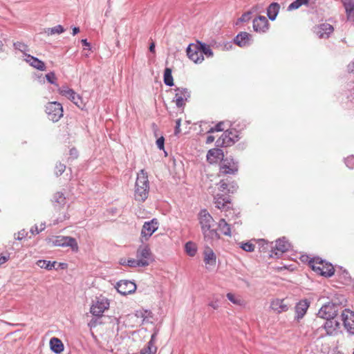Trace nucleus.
<instances>
[{
    "label": "nucleus",
    "mask_w": 354,
    "mask_h": 354,
    "mask_svg": "<svg viewBox=\"0 0 354 354\" xmlns=\"http://www.w3.org/2000/svg\"><path fill=\"white\" fill-rule=\"evenodd\" d=\"M149 182L147 173L141 169L138 173L135 184L134 198L138 202H144L149 196Z\"/></svg>",
    "instance_id": "obj_1"
},
{
    "label": "nucleus",
    "mask_w": 354,
    "mask_h": 354,
    "mask_svg": "<svg viewBox=\"0 0 354 354\" xmlns=\"http://www.w3.org/2000/svg\"><path fill=\"white\" fill-rule=\"evenodd\" d=\"M308 263L312 270L321 276L330 277L335 273L333 266L321 258L315 257Z\"/></svg>",
    "instance_id": "obj_2"
},
{
    "label": "nucleus",
    "mask_w": 354,
    "mask_h": 354,
    "mask_svg": "<svg viewBox=\"0 0 354 354\" xmlns=\"http://www.w3.org/2000/svg\"><path fill=\"white\" fill-rule=\"evenodd\" d=\"M239 139V131L236 129H227L216 140V145L221 147H230L238 141Z\"/></svg>",
    "instance_id": "obj_3"
},
{
    "label": "nucleus",
    "mask_w": 354,
    "mask_h": 354,
    "mask_svg": "<svg viewBox=\"0 0 354 354\" xmlns=\"http://www.w3.org/2000/svg\"><path fill=\"white\" fill-rule=\"evenodd\" d=\"M45 112L48 118L53 122H57L63 116V106L58 102H49L45 106Z\"/></svg>",
    "instance_id": "obj_4"
},
{
    "label": "nucleus",
    "mask_w": 354,
    "mask_h": 354,
    "mask_svg": "<svg viewBox=\"0 0 354 354\" xmlns=\"http://www.w3.org/2000/svg\"><path fill=\"white\" fill-rule=\"evenodd\" d=\"M198 218L205 238H206L209 234H217L216 232L211 230L214 221L206 209L201 211Z\"/></svg>",
    "instance_id": "obj_5"
},
{
    "label": "nucleus",
    "mask_w": 354,
    "mask_h": 354,
    "mask_svg": "<svg viewBox=\"0 0 354 354\" xmlns=\"http://www.w3.org/2000/svg\"><path fill=\"white\" fill-rule=\"evenodd\" d=\"M48 243L54 246L70 247L73 251L78 250V245L74 238L64 236H57L48 238Z\"/></svg>",
    "instance_id": "obj_6"
},
{
    "label": "nucleus",
    "mask_w": 354,
    "mask_h": 354,
    "mask_svg": "<svg viewBox=\"0 0 354 354\" xmlns=\"http://www.w3.org/2000/svg\"><path fill=\"white\" fill-rule=\"evenodd\" d=\"M58 92L62 96L66 97L73 103H74L78 108L84 109L86 104L83 101L82 97L77 94L73 89L69 88L67 86H62L58 89Z\"/></svg>",
    "instance_id": "obj_7"
},
{
    "label": "nucleus",
    "mask_w": 354,
    "mask_h": 354,
    "mask_svg": "<svg viewBox=\"0 0 354 354\" xmlns=\"http://www.w3.org/2000/svg\"><path fill=\"white\" fill-rule=\"evenodd\" d=\"M109 308V301L107 298L100 295L91 306V313L97 317L102 315L104 312Z\"/></svg>",
    "instance_id": "obj_8"
},
{
    "label": "nucleus",
    "mask_w": 354,
    "mask_h": 354,
    "mask_svg": "<svg viewBox=\"0 0 354 354\" xmlns=\"http://www.w3.org/2000/svg\"><path fill=\"white\" fill-rule=\"evenodd\" d=\"M186 53L188 58L195 64H201L204 61L198 41L195 44H190L186 49Z\"/></svg>",
    "instance_id": "obj_9"
},
{
    "label": "nucleus",
    "mask_w": 354,
    "mask_h": 354,
    "mask_svg": "<svg viewBox=\"0 0 354 354\" xmlns=\"http://www.w3.org/2000/svg\"><path fill=\"white\" fill-rule=\"evenodd\" d=\"M159 222L156 218L145 222L141 230V238L145 241L149 240L151 235L158 229Z\"/></svg>",
    "instance_id": "obj_10"
},
{
    "label": "nucleus",
    "mask_w": 354,
    "mask_h": 354,
    "mask_svg": "<svg viewBox=\"0 0 354 354\" xmlns=\"http://www.w3.org/2000/svg\"><path fill=\"white\" fill-rule=\"evenodd\" d=\"M238 171L237 163L230 158H223L220 165V173L223 174H234Z\"/></svg>",
    "instance_id": "obj_11"
},
{
    "label": "nucleus",
    "mask_w": 354,
    "mask_h": 354,
    "mask_svg": "<svg viewBox=\"0 0 354 354\" xmlns=\"http://www.w3.org/2000/svg\"><path fill=\"white\" fill-rule=\"evenodd\" d=\"M190 97V92L186 88H177L175 89V96L174 102H175L178 107H182L185 105L186 102Z\"/></svg>",
    "instance_id": "obj_12"
},
{
    "label": "nucleus",
    "mask_w": 354,
    "mask_h": 354,
    "mask_svg": "<svg viewBox=\"0 0 354 354\" xmlns=\"http://www.w3.org/2000/svg\"><path fill=\"white\" fill-rule=\"evenodd\" d=\"M214 203L218 209L231 214L232 204L229 196L217 194L214 198Z\"/></svg>",
    "instance_id": "obj_13"
},
{
    "label": "nucleus",
    "mask_w": 354,
    "mask_h": 354,
    "mask_svg": "<svg viewBox=\"0 0 354 354\" xmlns=\"http://www.w3.org/2000/svg\"><path fill=\"white\" fill-rule=\"evenodd\" d=\"M344 328L351 334H354V312L345 309L342 313Z\"/></svg>",
    "instance_id": "obj_14"
},
{
    "label": "nucleus",
    "mask_w": 354,
    "mask_h": 354,
    "mask_svg": "<svg viewBox=\"0 0 354 354\" xmlns=\"http://www.w3.org/2000/svg\"><path fill=\"white\" fill-rule=\"evenodd\" d=\"M203 261L207 269L215 267L216 264V255L209 246H206L203 252Z\"/></svg>",
    "instance_id": "obj_15"
},
{
    "label": "nucleus",
    "mask_w": 354,
    "mask_h": 354,
    "mask_svg": "<svg viewBox=\"0 0 354 354\" xmlns=\"http://www.w3.org/2000/svg\"><path fill=\"white\" fill-rule=\"evenodd\" d=\"M116 289L120 294L127 295L136 291V285L130 281L121 280L117 283Z\"/></svg>",
    "instance_id": "obj_16"
},
{
    "label": "nucleus",
    "mask_w": 354,
    "mask_h": 354,
    "mask_svg": "<svg viewBox=\"0 0 354 354\" xmlns=\"http://www.w3.org/2000/svg\"><path fill=\"white\" fill-rule=\"evenodd\" d=\"M317 315L324 319L335 318L336 315L335 305L330 303L324 305L318 311Z\"/></svg>",
    "instance_id": "obj_17"
},
{
    "label": "nucleus",
    "mask_w": 354,
    "mask_h": 354,
    "mask_svg": "<svg viewBox=\"0 0 354 354\" xmlns=\"http://www.w3.org/2000/svg\"><path fill=\"white\" fill-rule=\"evenodd\" d=\"M253 28L255 32L264 33L269 29V22L264 16H259L253 20Z\"/></svg>",
    "instance_id": "obj_18"
},
{
    "label": "nucleus",
    "mask_w": 354,
    "mask_h": 354,
    "mask_svg": "<svg viewBox=\"0 0 354 354\" xmlns=\"http://www.w3.org/2000/svg\"><path fill=\"white\" fill-rule=\"evenodd\" d=\"M270 308L273 312L280 314L288 311V305L285 302L284 299L275 298L270 301Z\"/></svg>",
    "instance_id": "obj_19"
},
{
    "label": "nucleus",
    "mask_w": 354,
    "mask_h": 354,
    "mask_svg": "<svg viewBox=\"0 0 354 354\" xmlns=\"http://www.w3.org/2000/svg\"><path fill=\"white\" fill-rule=\"evenodd\" d=\"M333 30V26L327 23L319 24L315 28V32L319 38H328Z\"/></svg>",
    "instance_id": "obj_20"
},
{
    "label": "nucleus",
    "mask_w": 354,
    "mask_h": 354,
    "mask_svg": "<svg viewBox=\"0 0 354 354\" xmlns=\"http://www.w3.org/2000/svg\"><path fill=\"white\" fill-rule=\"evenodd\" d=\"M224 158V154L223 150L214 148L209 149L207 153V160L210 164L217 163L219 161H222Z\"/></svg>",
    "instance_id": "obj_21"
},
{
    "label": "nucleus",
    "mask_w": 354,
    "mask_h": 354,
    "mask_svg": "<svg viewBox=\"0 0 354 354\" xmlns=\"http://www.w3.org/2000/svg\"><path fill=\"white\" fill-rule=\"evenodd\" d=\"M151 252L148 245L140 246L136 252V257L139 261H147V266L149 264V260L151 258Z\"/></svg>",
    "instance_id": "obj_22"
},
{
    "label": "nucleus",
    "mask_w": 354,
    "mask_h": 354,
    "mask_svg": "<svg viewBox=\"0 0 354 354\" xmlns=\"http://www.w3.org/2000/svg\"><path fill=\"white\" fill-rule=\"evenodd\" d=\"M289 248V243L283 240L279 239L276 241L275 245L274 248V250L272 253L270 254V257H273V253L275 256L278 257L280 254H282L285 252H286Z\"/></svg>",
    "instance_id": "obj_23"
},
{
    "label": "nucleus",
    "mask_w": 354,
    "mask_h": 354,
    "mask_svg": "<svg viewBox=\"0 0 354 354\" xmlns=\"http://www.w3.org/2000/svg\"><path fill=\"white\" fill-rule=\"evenodd\" d=\"M25 61L27 63H28L31 66L39 71H44L46 70V66L44 62L30 55L26 54Z\"/></svg>",
    "instance_id": "obj_24"
},
{
    "label": "nucleus",
    "mask_w": 354,
    "mask_h": 354,
    "mask_svg": "<svg viewBox=\"0 0 354 354\" xmlns=\"http://www.w3.org/2000/svg\"><path fill=\"white\" fill-rule=\"evenodd\" d=\"M252 35L247 32H241L234 39V43L240 46L245 47L249 45Z\"/></svg>",
    "instance_id": "obj_25"
},
{
    "label": "nucleus",
    "mask_w": 354,
    "mask_h": 354,
    "mask_svg": "<svg viewBox=\"0 0 354 354\" xmlns=\"http://www.w3.org/2000/svg\"><path fill=\"white\" fill-rule=\"evenodd\" d=\"M309 301L306 299L301 300L295 306V313L298 319L303 318L309 307Z\"/></svg>",
    "instance_id": "obj_26"
},
{
    "label": "nucleus",
    "mask_w": 354,
    "mask_h": 354,
    "mask_svg": "<svg viewBox=\"0 0 354 354\" xmlns=\"http://www.w3.org/2000/svg\"><path fill=\"white\" fill-rule=\"evenodd\" d=\"M346 13L348 21H354V0H340Z\"/></svg>",
    "instance_id": "obj_27"
},
{
    "label": "nucleus",
    "mask_w": 354,
    "mask_h": 354,
    "mask_svg": "<svg viewBox=\"0 0 354 354\" xmlns=\"http://www.w3.org/2000/svg\"><path fill=\"white\" fill-rule=\"evenodd\" d=\"M50 346L51 350L57 354L61 353L64 351L62 342L57 337H53L50 340Z\"/></svg>",
    "instance_id": "obj_28"
},
{
    "label": "nucleus",
    "mask_w": 354,
    "mask_h": 354,
    "mask_svg": "<svg viewBox=\"0 0 354 354\" xmlns=\"http://www.w3.org/2000/svg\"><path fill=\"white\" fill-rule=\"evenodd\" d=\"M157 347L155 345V335H152L147 347L143 348L140 354H156Z\"/></svg>",
    "instance_id": "obj_29"
},
{
    "label": "nucleus",
    "mask_w": 354,
    "mask_h": 354,
    "mask_svg": "<svg viewBox=\"0 0 354 354\" xmlns=\"http://www.w3.org/2000/svg\"><path fill=\"white\" fill-rule=\"evenodd\" d=\"M324 324V328L327 331V333L332 334L335 330L339 328V322L334 318L326 319Z\"/></svg>",
    "instance_id": "obj_30"
},
{
    "label": "nucleus",
    "mask_w": 354,
    "mask_h": 354,
    "mask_svg": "<svg viewBox=\"0 0 354 354\" xmlns=\"http://www.w3.org/2000/svg\"><path fill=\"white\" fill-rule=\"evenodd\" d=\"M279 5L277 3H271L267 9V14L270 19L274 20L279 10Z\"/></svg>",
    "instance_id": "obj_31"
},
{
    "label": "nucleus",
    "mask_w": 354,
    "mask_h": 354,
    "mask_svg": "<svg viewBox=\"0 0 354 354\" xmlns=\"http://www.w3.org/2000/svg\"><path fill=\"white\" fill-rule=\"evenodd\" d=\"M218 230L221 234L225 236H231L230 226L224 218H221L218 222Z\"/></svg>",
    "instance_id": "obj_32"
},
{
    "label": "nucleus",
    "mask_w": 354,
    "mask_h": 354,
    "mask_svg": "<svg viewBox=\"0 0 354 354\" xmlns=\"http://www.w3.org/2000/svg\"><path fill=\"white\" fill-rule=\"evenodd\" d=\"M122 265H127L129 267H145L147 266V261H139V259H129L127 261H124L121 263Z\"/></svg>",
    "instance_id": "obj_33"
},
{
    "label": "nucleus",
    "mask_w": 354,
    "mask_h": 354,
    "mask_svg": "<svg viewBox=\"0 0 354 354\" xmlns=\"http://www.w3.org/2000/svg\"><path fill=\"white\" fill-rule=\"evenodd\" d=\"M185 251L189 257H194L197 252V246L192 241H188L185 245Z\"/></svg>",
    "instance_id": "obj_34"
},
{
    "label": "nucleus",
    "mask_w": 354,
    "mask_h": 354,
    "mask_svg": "<svg viewBox=\"0 0 354 354\" xmlns=\"http://www.w3.org/2000/svg\"><path fill=\"white\" fill-rule=\"evenodd\" d=\"M226 296L227 299L235 305L243 306L245 304L244 299L239 295L229 292Z\"/></svg>",
    "instance_id": "obj_35"
},
{
    "label": "nucleus",
    "mask_w": 354,
    "mask_h": 354,
    "mask_svg": "<svg viewBox=\"0 0 354 354\" xmlns=\"http://www.w3.org/2000/svg\"><path fill=\"white\" fill-rule=\"evenodd\" d=\"M53 203L57 206H63L66 204V197L64 194L61 192H57L53 196Z\"/></svg>",
    "instance_id": "obj_36"
},
{
    "label": "nucleus",
    "mask_w": 354,
    "mask_h": 354,
    "mask_svg": "<svg viewBox=\"0 0 354 354\" xmlns=\"http://www.w3.org/2000/svg\"><path fill=\"white\" fill-rule=\"evenodd\" d=\"M198 43L200 44V48L201 52H203V56L205 55L207 57H212L214 56V53L209 45L199 41Z\"/></svg>",
    "instance_id": "obj_37"
},
{
    "label": "nucleus",
    "mask_w": 354,
    "mask_h": 354,
    "mask_svg": "<svg viewBox=\"0 0 354 354\" xmlns=\"http://www.w3.org/2000/svg\"><path fill=\"white\" fill-rule=\"evenodd\" d=\"M164 82L166 85L171 86L174 85V79L171 75V69L166 68L164 71Z\"/></svg>",
    "instance_id": "obj_38"
},
{
    "label": "nucleus",
    "mask_w": 354,
    "mask_h": 354,
    "mask_svg": "<svg viewBox=\"0 0 354 354\" xmlns=\"http://www.w3.org/2000/svg\"><path fill=\"white\" fill-rule=\"evenodd\" d=\"M56 263V261L51 262L46 260H38L36 264L41 268H45L48 270H50L55 267Z\"/></svg>",
    "instance_id": "obj_39"
},
{
    "label": "nucleus",
    "mask_w": 354,
    "mask_h": 354,
    "mask_svg": "<svg viewBox=\"0 0 354 354\" xmlns=\"http://www.w3.org/2000/svg\"><path fill=\"white\" fill-rule=\"evenodd\" d=\"M309 3V0H295L290 3L288 8V10H296L300 8L301 6H307Z\"/></svg>",
    "instance_id": "obj_40"
},
{
    "label": "nucleus",
    "mask_w": 354,
    "mask_h": 354,
    "mask_svg": "<svg viewBox=\"0 0 354 354\" xmlns=\"http://www.w3.org/2000/svg\"><path fill=\"white\" fill-rule=\"evenodd\" d=\"M48 35H55V34H60L64 32V28L62 26L58 25L53 28H48L45 31Z\"/></svg>",
    "instance_id": "obj_41"
},
{
    "label": "nucleus",
    "mask_w": 354,
    "mask_h": 354,
    "mask_svg": "<svg viewBox=\"0 0 354 354\" xmlns=\"http://www.w3.org/2000/svg\"><path fill=\"white\" fill-rule=\"evenodd\" d=\"M239 247L246 252H253L255 249V245L251 242L240 243H239Z\"/></svg>",
    "instance_id": "obj_42"
},
{
    "label": "nucleus",
    "mask_w": 354,
    "mask_h": 354,
    "mask_svg": "<svg viewBox=\"0 0 354 354\" xmlns=\"http://www.w3.org/2000/svg\"><path fill=\"white\" fill-rule=\"evenodd\" d=\"M225 124L224 122H220L216 125H215L214 127H212L209 131L208 133H214V132H219L223 131L225 130Z\"/></svg>",
    "instance_id": "obj_43"
},
{
    "label": "nucleus",
    "mask_w": 354,
    "mask_h": 354,
    "mask_svg": "<svg viewBox=\"0 0 354 354\" xmlns=\"http://www.w3.org/2000/svg\"><path fill=\"white\" fill-rule=\"evenodd\" d=\"M45 227V224L41 223L39 226L36 224L35 226L32 227L30 231L32 235H36L38 234L40 232L43 231Z\"/></svg>",
    "instance_id": "obj_44"
},
{
    "label": "nucleus",
    "mask_w": 354,
    "mask_h": 354,
    "mask_svg": "<svg viewBox=\"0 0 354 354\" xmlns=\"http://www.w3.org/2000/svg\"><path fill=\"white\" fill-rule=\"evenodd\" d=\"M14 46L16 49L20 50L22 53H24L28 50V47L26 44L22 43V42H15L14 43Z\"/></svg>",
    "instance_id": "obj_45"
},
{
    "label": "nucleus",
    "mask_w": 354,
    "mask_h": 354,
    "mask_svg": "<svg viewBox=\"0 0 354 354\" xmlns=\"http://www.w3.org/2000/svg\"><path fill=\"white\" fill-rule=\"evenodd\" d=\"M45 77H46V80L49 83H50L52 84L57 85V84H56L57 78H56V76H55V74L54 72H50V73H47Z\"/></svg>",
    "instance_id": "obj_46"
},
{
    "label": "nucleus",
    "mask_w": 354,
    "mask_h": 354,
    "mask_svg": "<svg viewBox=\"0 0 354 354\" xmlns=\"http://www.w3.org/2000/svg\"><path fill=\"white\" fill-rule=\"evenodd\" d=\"M28 236V232L26 230H21L15 234V239L21 241Z\"/></svg>",
    "instance_id": "obj_47"
},
{
    "label": "nucleus",
    "mask_w": 354,
    "mask_h": 354,
    "mask_svg": "<svg viewBox=\"0 0 354 354\" xmlns=\"http://www.w3.org/2000/svg\"><path fill=\"white\" fill-rule=\"evenodd\" d=\"M345 162L346 166L350 169L354 168V156H348Z\"/></svg>",
    "instance_id": "obj_48"
},
{
    "label": "nucleus",
    "mask_w": 354,
    "mask_h": 354,
    "mask_svg": "<svg viewBox=\"0 0 354 354\" xmlns=\"http://www.w3.org/2000/svg\"><path fill=\"white\" fill-rule=\"evenodd\" d=\"M66 169V166L64 164L59 163L55 167V174L57 176L61 175Z\"/></svg>",
    "instance_id": "obj_49"
},
{
    "label": "nucleus",
    "mask_w": 354,
    "mask_h": 354,
    "mask_svg": "<svg viewBox=\"0 0 354 354\" xmlns=\"http://www.w3.org/2000/svg\"><path fill=\"white\" fill-rule=\"evenodd\" d=\"M10 259V254L8 253L1 254L0 255V266L4 264Z\"/></svg>",
    "instance_id": "obj_50"
},
{
    "label": "nucleus",
    "mask_w": 354,
    "mask_h": 354,
    "mask_svg": "<svg viewBox=\"0 0 354 354\" xmlns=\"http://www.w3.org/2000/svg\"><path fill=\"white\" fill-rule=\"evenodd\" d=\"M164 143H165V139L162 136H161L156 140V145L160 149H164Z\"/></svg>",
    "instance_id": "obj_51"
},
{
    "label": "nucleus",
    "mask_w": 354,
    "mask_h": 354,
    "mask_svg": "<svg viewBox=\"0 0 354 354\" xmlns=\"http://www.w3.org/2000/svg\"><path fill=\"white\" fill-rule=\"evenodd\" d=\"M250 15L251 13L250 12L244 13L241 17L240 21L243 22L248 21L250 19Z\"/></svg>",
    "instance_id": "obj_52"
},
{
    "label": "nucleus",
    "mask_w": 354,
    "mask_h": 354,
    "mask_svg": "<svg viewBox=\"0 0 354 354\" xmlns=\"http://www.w3.org/2000/svg\"><path fill=\"white\" fill-rule=\"evenodd\" d=\"M180 122H181L180 119H178L176 122V127H175V132H174L176 135L180 133L181 131L180 128Z\"/></svg>",
    "instance_id": "obj_53"
},
{
    "label": "nucleus",
    "mask_w": 354,
    "mask_h": 354,
    "mask_svg": "<svg viewBox=\"0 0 354 354\" xmlns=\"http://www.w3.org/2000/svg\"><path fill=\"white\" fill-rule=\"evenodd\" d=\"M347 70L349 73H354V60L348 65Z\"/></svg>",
    "instance_id": "obj_54"
},
{
    "label": "nucleus",
    "mask_w": 354,
    "mask_h": 354,
    "mask_svg": "<svg viewBox=\"0 0 354 354\" xmlns=\"http://www.w3.org/2000/svg\"><path fill=\"white\" fill-rule=\"evenodd\" d=\"M208 305L215 310L218 309V301H211L209 303Z\"/></svg>",
    "instance_id": "obj_55"
},
{
    "label": "nucleus",
    "mask_w": 354,
    "mask_h": 354,
    "mask_svg": "<svg viewBox=\"0 0 354 354\" xmlns=\"http://www.w3.org/2000/svg\"><path fill=\"white\" fill-rule=\"evenodd\" d=\"M219 185H220V189L221 190H225L227 187V183L225 182H224L223 180H221L220 182Z\"/></svg>",
    "instance_id": "obj_56"
},
{
    "label": "nucleus",
    "mask_w": 354,
    "mask_h": 354,
    "mask_svg": "<svg viewBox=\"0 0 354 354\" xmlns=\"http://www.w3.org/2000/svg\"><path fill=\"white\" fill-rule=\"evenodd\" d=\"M214 137L213 136H208L207 137L206 143L209 144L214 141Z\"/></svg>",
    "instance_id": "obj_57"
},
{
    "label": "nucleus",
    "mask_w": 354,
    "mask_h": 354,
    "mask_svg": "<svg viewBox=\"0 0 354 354\" xmlns=\"http://www.w3.org/2000/svg\"><path fill=\"white\" fill-rule=\"evenodd\" d=\"M149 50L151 53H155V43L154 42L151 43L150 46H149Z\"/></svg>",
    "instance_id": "obj_58"
},
{
    "label": "nucleus",
    "mask_w": 354,
    "mask_h": 354,
    "mask_svg": "<svg viewBox=\"0 0 354 354\" xmlns=\"http://www.w3.org/2000/svg\"><path fill=\"white\" fill-rule=\"evenodd\" d=\"M80 32V28H77V27H74L73 28V35H75L76 34H77L78 32Z\"/></svg>",
    "instance_id": "obj_59"
},
{
    "label": "nucleus",
    "mask_w": 354,
    "mask_h": 354,
    "mask_svg": "<svg viewBox=\"0 0 354 354\" xmlns=\"http://www.w3.org/2000/svg\"><path fill=\"white\" fill-rule=\"evenodd\" d=\"M82 43L83 44L84 46L90 47V44L88 42H87V40L86 39H82Z\"/></svg>",
    "instance_id": "obj_60"
},
{
    "label": "nucleus",
    "mask_w": 354,
    "mask_h": 354,
    "mask_svg": "<svg viewBox=\"0 0 354 354\" xmlns=\"http://www.w3.org/2000/svg\"><path fill=\"white\" fill-rule=\"evenodd\" d=\"M3 42L1 40H0V51L2 50L3 49Z\"/></svg>",
    "instance_id": "obj_61"
},
{
    "label": "nucleus",
    "mask_w": 354,
    "mask_h": 354,
    "mask_svg": "<svg viewBox=\"0 0 354 354\" xmlns=\"http://www.w3.org/2000/svg\"><path fill=\"white\" fill-rule=\"evenodd\" d=\"M335 354H342V353H335Z\"/></svg>",
    "instance_id": "obj_62"
}]
</instances>
